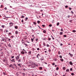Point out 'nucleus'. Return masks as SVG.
I'll return each mask as SVG.
<instances>
[{
  "instance_id": "1",
  "label": "nucleus",
  "mask_w": 76,
  "mask_h": 76,
  "mask_svg": "<svg viewBox=\"0 0 76 76\" xmlns=\"http://www.w3.org/2000/svg\"><path fill=\"white\" fill-rule=\"evenodd\" d=\"M13 23H10V27H12L13 26Z\"/></svg>"
},
{
  "instance_id": "2",
  "label": "nucleus",
  "mask_w": 76,
  "mask_h": 76,
  "mask_svg": "<svg viewBox=\"0 0 76 76\" xmlns=\"http://www.w3.org/2000/svg\"><path fill=\"white\" fill-rule=\"evenodd\" d=\"M19 59V56H18L17 57H16V59L17 61L18 60V59Z\"/></svg>"
},
{
  "instance_id": "3",
  "label": "nucleus",
  "mask_w": 76,
  "mask_h": 76,
  "mask_svg": "<svg viewBox=\"0 0 76 76\" xmlns=\"http://www.w3.org/2000/svg\"><path fill=\"white\" fill-rule=\"evenodd\" d=\"M69 54L70 55V56L72 57L73 56V54H71L70 53H69Z\"/></svg>"
},
{
  "instance_id": "4",
  "label": "nucleus",
  "mask_w": 76,
  "mask_h": 76,
  "mask_svg": "<svg viewBox=\"0 0 76 76\" xmlns=\"http://www.w3.org/2000/svg\"><path fill=\"white\" fill-rule=\"evenodd\" d=\"M69 64L71 66H73V63L72 62V61H70L69 62Z\"/></svg>"
},
{
  "instance_id": "5",
  "label": "nucleus",
  "mask_w": 76,
  "mask_h": 76,
  "mask_svg": "<svg viewBox=\"0 0 76 76\" xmlns=\"http://www.w3.org/2000/svg\"><path fill=\"white\" fill-rule=\"evenodd\" d=\"M36 58H38V59H39V57H38L39 56H40V55H39V54H37V55L36 56Z\"/></svg>"
},
{
  "instance_id": "6",
  "label": "nucleus",
  "mask_w": 76,
  "mask_h": 76,
  "mask_svg": "<svg viewBox=\"0 0 76 76\" xmlns=\"http://www.w3.org/2000/svg\"><path fill=\"white\" fill-rule=\"evenodd\" d=\"M10 61H12V62H15V59H13L12 60L10 59Z\"/></svg>"
},
{
  "instance_id": "7",
  "label": "nucleus",
  "mask_w": 76,
  "mask_h": 76,
  "mask_svg": "<svg viewBox=\"0 0 76 76\" xmlns=\"http://www.w3.org/2000/svg\"><path fill=\"white\" fill-rule=\"evenodd\" d=\"M2 41L4 42H6V39H2Z\"/></svg>"
},
{
  "instance_id": "8",
  "label": "nucleus",
  "mask_w": 76,
  "mask_h": 76,
  "mask_svg": "<svg viewBox=\"0 0 76 76\" xmlns=\"http://www.w3.org/2000/svg\"><path fill=\"white\" fill-rule=\"evenodd\" d=\"M12 69H15V66L13 65H12V66L11 67Z\"/></svg>"
},
{
  "instance_id": "9",
  "label": "nucleus",
  "mask_w": 76,
  "mask_h": 76,
  "mask_svg": "<svg viewBox=\"0 0 76 76\" xmlns=\"http://www.w3.org/2000/svg\"><path fill=\"white\" fill-rule=\"evenodd\" d=\"M18 66H19L20 67H22V66H21V64H18Z\"/></svg>"
},
{
  "instance_id": "10",
  "label": "nucleus",
  "mask_w": 76,
  "mask_h": 76,
  "mask_svg": "<svg viewBox=\"0 0 76 76\" xmlns=\"http://www.w3.org/2000/svg\"><path fill=\"white\" fill-rule=\"evenodd\" d=\"M28 20V17H26L25 18V21H27Z\"/></svg>"
},
{
  "instance_id": "11",
  "label": "nucleus",
  "mask_w": 76,
  "mask_h": 76,
  "mask_svg": "<svg viewBox=\"0 0 76 76\" xmlns=\"http://www.w3.org/2000/svg\"><path fill=\"white\" fill-rule=\"evenodd\" d=\"M21 54H25V52L23 51H22L21 52Z\"/></svg>"
},
{
  "instance_id": "12",
  "label": "nucleus",
  "mask_w": 76,
  "mask_h": 76,
  "mask_svg": "<svg viewBox=\"0 0 76 76\" xmlns=\"http://www.w3.org/2000/svg\"><path fill=\"white\" fill-rule=\"evenodd\" d=\"M40 60L41 61H42V60H44V58H43V57L41 58Z\"/></svg>"
},
{
  "instance_id": "13",
  "label": "nucleus",
  "mask_w": 76,
  "mask_h": 76,
  "mask_svg": "<svg viewBox=\"0 0 76 76\" xmlns=\"http://www.w3.org/2000/svg\"><path fill=\"white\" fill-rule=\"evenodd\" d=\"M15 29H17L18 28V26H15Z\"/></svg>"
},
{
  "instance_id": "14",
  "label": "nucleus",
  "mask_w": 76,
  "mask_h": 76,
  "mask_svg": "<svg viewBox=\"0 0 76 76\" xmlns=\"http://www.w3.org/2000/svg\"><path fill=\"white\" fill-rule=\"evenodd\" d=\"M17 61H18V62H21V61H21V59H19L18 60H17Z\"/></svg>"
},
{
  "instance_id": "15",
  "label": "nucleus",
  "mask_w": 76,
  "mask_h": 76,
  "mask_svg": "<svg viewBox=\"0 0 76 76\" xmlns=\"http://www.w3.org/2000/svg\"><path fill=\"white\" fill-rule=\"evenodd\" d=\"M28 54H29V55H31V51L28 52Z\"/></svg>"
},
{
  "instance_id": "16",
  "label": "nucleus",
  "mask_w": 76,
  "mask_h": 76,
  "mask_svg": "<svg viewBox=\"0 0 76 76\" xmlns=\"http://www.w3.org/2000/svg\"><path fill=\"white\" fill-rule=\"evenodd\" d=\"M69 69H67L66 70V72H69Z\"/></svg>"
},
{
  "instance_id": "17",
  "label": "nucleus",
  "mask_w": 76,
  "mask_h": 76,
  "mask_svg": "<svg viewBox=\"0 0 76 76\" xmlns=\"http://www.w3.org/2000/svg\"><path fill=\"white\" fill-rule=\"evenodd\" d=\"M8 47H11V45H10V43L8 45Z\"/></svg>"
},
{
  "instance_id": "18",
  "label": "nucleus",
  "mask_w": 76,
  "mask_h": 76,
  "mask_svg": "<svg viewBox=\"0 0 76 76\" xmlns=\"http://www.w3.org/2000/svg\"><path fill=\"white\" fill-rule=\"evenodd\" d=\"M14 37V36H12L10 37V38H12V39Z\"/></svg>"
},
{
  "instance_id": "19",
  "label": "nucleus",
  "mask_w": 76,
  "mask_h": 76,
  "mask_svg": "<svg viewBox=\"0 0 76 76\" xmlns=\"http://www.w3.org/2000/svg\"><path fill=\"white\" fill-rule=\"evenodd\" d=\"M58 69H59V67H57L56 68V70H57H57H58Z\"/></svg>"
},
{
  "instance_id": "20",
  "label": "nucleus",
  "mask_w": 76,
  "mask_h": 76,
  "mask_svg": "<svg viewBox=\"0 0 76 76\" xmlns=\"http://www.w3.org/2000/svg\"><path fill=\"white\" fill-rule=\"evenodd\" d=\"M69 22L72 23L73 22V20H69Z\"/></svg>"
},
{
  "instance_id": "21",
  "label": "nucleus",
  "mask_w": 76,
  "mask_h": 76,
  "mask_svg": "<svg viewBox=\"0 0 76 76\" xmlns=\"http://www.w3.org/2000/svg\"><path fill=\"white\" fill-rule=\"evenodd\" d=\"M59 34L60 35H63V32H60Z\"/></svg>"
},
{
  "instance_id": "22",
  "label": "nucleus",
  "mask_w": 76,
  "mask_h": 76,
  "mask_svg": "<svg viewBox=\"0 0 76 76\" xmlns=\"http://www.w3.org/2000/svg\"><path fill=\"white\" fill-rule=\"evenodd\" d=\"M12 65L13 64H10V65H9L10 66H9V67H12Z\"/></svg>"
},
{
  "instance_id": "23",
  "label": "nucleus",
  "mask_w": 76,
  "mask_h": 76,
  "mask_svg": "<svg viewBox=\"0 0 76 76\" xmlns=\"http://www.w3.org/2000/svg\"><path fill=\"white\" fill-rule=\"evenodd\" d=\"M25 18V16H23V15H22L21 16V18Z\"/></svg>"
},
{
  "instance_id": "24",
  "label": "nucleus",
  "mask_w": 76,
  "mask_h": 76,
  "mask_svg": "<svg viewBox=\"0 0 76 76\" xmlns=\"http://www.w3.org/2000/svg\"><path fill=\"white\" fill-rule=\"evenodd\" d=\"M43 45L45 47L46 46V45L45 44V42H44L43 43Z\"/></svg>"
},
{
  "instance_id": "25",
  "label": "nucleus",
  "mask_w": 76,
  "mask_h": 76,
  "mask_svg": "<svg viewBox=\"0 0 76 76\" xmlns=\"http://www.w3.org/2000/svg\"><path fill=\"white\" fill-rule=\"evenodd\" d=\"M39 69L40 70H42V67H39Z\"/></svg>"
},
{
  "instance_id": "26",
  "label": "nucleus",
  "mask_w": 76,
  "mask_h": 76,
  "mask_svg": "<svg viewBox=\"0 0 76 76\" xmlns=\"http://www.w3.org/2000/svg\"><path fill=\"white\" fill-rule=\"evenodd\" d=\"M4 26H4V25H2L1 26V27L3 28H4Z\"/></svg>"
},
{
  "instance_id": "27",
  "label": "nucleus",
  "mask_w": 76,
  "mask_h": 76,
  "mask_svg": "<svg viewBox=\"0 0 76 76\" xmlns=\"http://www.w3.org/2000/svg\"><path fill=\"white\" fill-rule=\"evenodd\" d=\"M71 75H72V76H74V75H75V74L73 73H71Z\"/></svg>"
},
{
  "instance_id": "28",
  "label": "nucleus",
  "mask_w": 76,
  "mask_h": 76,
  "mask_svg": "<svg viewBox=\"0 0 76 76\" xmlns=\"http://www.w3.org/2000/svg\"><path fill=\"white\" fill-rule=\"evenodd\" d=\"M61 61H63L64 60L63 59L61 58L60 59Z\"/></svg>"
},
{
  "instance_id": "29",
  "label": "nucleus",
  "mask_w": 76,
  "mask_h": 76,
  "mask_svg": "<svg viewBox=\"0 0 76 76\" xmlns=\"http://www.w3.org/2000/svg\"><path fill=\"white\" fill-rule=\"evenodd\" d=\"M59 24L60 23H59V22L57 23V26H58V25H59Z\"/></svg>"
},
{
  "instance_id": "30",
  "label": "nucleus",
  "mask_w": 76,
  "mask_h": 76,
  "mask_svg": "<svg viewBox=\"0 0 76 76\" xmlns=\"http://www.w3.org/2000/svg\"><path fill=\"white\" fill-rule=\"evenodd\" d=\"M23 45H26L25 47H27V46H28V45L26 44H24Z\"/></svg>"
},
{
  "instance_id": "31",
  "label": "nucleus",
  "mask_w": 76,
  "mask_h": 76,
  "mask_svg": "<svg viewBox=\"0 0 76 76\" xmlns=\"http://www.w3.org/2000/svg\"><path fill=\"white\" fill-rule=\"evenodd\" d=\"M61 54V52H60V51H58V54L60 55V54Z\"/></svg>"
},
{
  "instance_id": "32",
  "label": "nucleus",
  "mask_w": 76,
  "mask_h": 76,
  "mask_svg": "<svg viewBox=\"0 0 76 76\" xmlns=\"http://www.w3.org/2000/svg\"><path fill=\"white\" fill-rule=\"evenodd\" d=\"M51 40V38L50 37L48 38V41H50Z\"/></svg>"
},
{
  "instance_id": "33",
  "label": "nucleus",
  "mask_w": 76,
  "mask_h": 76,
  "mask_svg": "<svg viewBox=\"0 0 76 76\" xmlns=\"http://www.w3.org/2000/svg\"><path fill=\"white\" fill-rule=\"evenodd\" d=\"M63 70H66V67H64L63 68Z\"/></svg>"
},
{
  "instance_id": "34",
  "label": "nucleus",
  "mask_w": 76,
  "mask_h": 76,
  "mask_svg": "<svg viewBox=\"0 0 76 76\" xmlns=\"http://www.w3.org/2000/svg\"><path fill=\"white\" fill-rule=\"evenodd\" d=\"M61 32H63L64 31H63V29H62V28L61 29Z\"/></svg>"
},
{
  "instance_id": "35",
  "label": "nucleus",
  "mask_w": 76,
  "mask_h": 76,
  "mask_svg": "<svg viewBox=\"0 0 76 76\" xmlns=\"http://www.w3.org/2000/svg\"><path fill=\"white\" fill-rule=\"evenodd\" d=\"M46 47H50V45H49L48 44H47Z\"/></svg>"
},
{
  "instance_id": "36",
  "label": "nucleus",
  "mask_w": 76,
  "mask_h": 76,
  "mask_svg": "<svg viewBox=\"0 0 76 76\" xmlns=\"http://www.w3.org/2000/svg\"><path fill=\"white\" fill-rule=\"evenodd\" d=\"M49 27H51V26H52V25L51 24H49Z\"/></svg>"
},
{
  "instance_id": "37",
  "label": "nucleus",
  "mask_w": 76,
  "mask_h": 76,
  "mask_svg": "<svg viewBox=\"0 0 76 76\" xmlns=\"http://www.w3.org/2000/svg\"><path fill=\"white\" fill-rule=\"evenodd\" d=\"M15 34H18V31H15Z\"/></svg>"
},
{
  "instance_id": "38",
  "label": "nucleus",
  "mask_w": 76,
  "mask_h": 76,
  "mask_svg": "<svg viewBox=\"0 0 76 76\" xmlns=\"http://www.w3.org/2000/svg\"><path fill=\"white\" fill-rule=\"evenodd\" d=\"M3 73L4 75H6V73L3 72Z\"/></svg>"
},
{
  "instance_id": "39",
  "label": "nucleus",
  "mask_w": 76,
  "mask_h": 76,
  "mask_svg": "<svg viewBox=\"0 0 76 76\" xmlns=\"http://www.w3.org/2000/svg\"><path fill=\"white\" fill-rule=\"evenodd\" d=\"M33 23L34 25H37V23L35 22H34Z\"/></svg>"
},
{
  "instance_id": "40",
  "label": "nucleus",
  "mask_w": 76,
  "mask_h": 76,
  "mask_svg": "<svg viewBox=\"0 0 76 76\" xmlns=\"http://www.w3.org/2000/svg\"><path fill=\"white\" fill-rule=\"evenodd\" d=\"M43 33H46V31H45V30H44L43 31Z\"/></svg>"
},
{
  "instance_id": "41",
  "label": "nucleus",
  "mask_w": 76,
  "mask_h": 76,
  "mask_svg": "<svg viewBox=\"0 0 76 76\" xmlns=\"http://www.w3.org/2000/svg\"><path fill=\"white\" fill-rule=\"evenodd\" d=\"M63 37H66L67 36L66 35H63Z\"/></svg>"
},
{
  "instance_id": "42",
  "label": "nucleus",
  "mask_w": 76,
  "mask_h": 76,
  "mask_svg": "<svg viewBox=\"0 0 76 76\" xmlns=\"http://www.w3.org/2000/svg\"><path fill=\"white\" fill-rule=\"evenodd\" d=\"M54 61H57V58H55V59H54Z\"/></svg>"
},
{
  "instance_id": "43",
  "label": "nucleus",
  "mask_w": 76,
  "mask_h": 76,
  "mask_svg": "<svg viewBox=\"0 0 76 76\" xmlns=\"http://www.w3.org/2000/svg\"><path fill=\"white\" fill-rule=\"evenodd\" d=\"M55 74L56 76H57V75H58V74L56 72H55Z\"/></svg>"
},
{
  "instance_id": "44",
  "label": "nucleus",
  "mask_w": 76,
  "mask_h": 76,
  "mask_svg": "<svg viewBox=\"0 0 76 76\" xmlns=\"http://www.w3.org/2000/svg\"><path fill=\"white\" fill-rule=\"evenodd\" d=\"M52 65H53V66L55 65V63H52Z\"/></svg>"
},
{
  "instance_id": "45",
  "label": "nucleus",
  "mask_w": 76,
  "mask_h": 76,
  "mask_svg": "<svg viewBox=\"0 0 76 76\" xmlns=\"http://www.w3.org/2000/svg\"><path fill=\"white\" fill-rule=\"evenodd\" d=\"M31 42H33V41H34V39L31 38Z\"/></svg>"
},
{
  "instance_id": "46",
  "label": "nucleus",
  "mask_w": 76,
  "mask_h": 76,
  "mask_svg": "<svg viewBox=\"0 0 76 76\" xmlns=\"http://www.w3.org/2000/svg\"><path fill=\"white\" fill-rule=\"evenodd\" d=\"M72 70H73V69L72 68H71L70 69V71H72Z\"/></svg>"
},
{
  "instance_id": "47",
  "label": "nucleus",
  "mask_w": 76,
  "mask_h": 76,
  "mask_svg": "<svg viewBox=\"0 0 76 76\" xmlns=\"http://www.w3.org/2000/svg\"><path fill=\"white\" fill-rule=\"evenodd\" d=\"M73 32H76V31L75 30H73L72 31Z\"/></svg>"
},
{
  "instance_id": "48",
  "label": "nucleus",
  "mask_w": 76,
  "mask_h": 76,
  "mask_svg": "<svg viewBox=\"0 0 76 76\" xmlns=\"http://www.w3.org/2000/svg\"><path fill=\"white\" fill-rule=\"evenodd\" d=\"M37 23H40V21H39V20L38 21Z\"/></svg>"
},
{
  "instance_id": "49",
  "label": "nucleus",
  "mask_w": 76,
  "mask_h": 76,
  "mask_svg": "<svg viewBox=\"0 0 76 76\" xmlns=\"http://www.w3.org/2000/svg\"><path fill=\"white\" fill-rule=\"evenodd\" d=\"M59 57H60V58H62V56H59Z\"/></svg>"
},
{
  "instance_id": "50",
  "label": "nucleus",
  "mask_w": 76,
  "mask_h": 76,
  "mask_svg": "<svg viewBox=\"0 0 76 76\" xmlns=\"http://www.w3.org/2000/svg\"><path fill=\"white\" fill-rule=\"evenodd\" d=\"M65 7H66V8H67L68 7V6L67 5H66L65 6Z\"/></svg>"
},
{
  "instance_id": "51",
  "label": "nucleus",
  "mask_w": 76,
  "mask_h": 76,
  "mask_svg": "<svg viewBox=\"0 0 76 76\" xmlns=\"http://www.w3.org/2000/svg\"><path fill=\"white\" fill-rule=\"evenodd\" d=\"M9 35H12V33H9L8 34Z\"/></svg>"
},
{
  "instance_id": "52",
  "label": "nucleus",
  "mask_w": 76,
  "mask_h": 76,
  "mask_svg": "<svg viewBox=\"0 0 76 76\" xmlns=\"http://www.w3.org/2000/svg\"><path fill=\"white\" fill-rule=\"evenodd\" d=\"M38 39H36V42H37V41H38Z\"/></svg>"
},
{
  "instance_id": "53",
  "label": "nucleus",
  "mask_w": 76,
  "mask_h": 76,
  "mask_svg": "<svg viewBox=\"0 0 76 76\" xmlns=\"http://www.w3.org/2000/svg\"><path fill=\"white\" fill-rule=\"evenodd\" d=\"M37 50L38 51H39V48H37Z\"/></svg>"
},
{
  "instance_id": "54",
  "label": "nucleus",
  "mask_w": 76,
  "mask_h": 76,
  "mask_svg": "<svg viewBox=\"0 0 76 76\" xmlns=\"http://www.w3.org/2000/svg\"><path fill=\"white\" fill-rule=\"evenodd\" d=\"M34 50H35V49L34 48H33L32 51H34Z\"/></svg>"
},
{
  "instance_id": "55",
  "label": "nucleus",
  "mask_w": 76,
  "mask_h": 76,
  "mask_svg": "<svg viewBox=\"0 0 76 76\" xmlns=\"http://www.w3.org/2000/svg\"><path fill=\"white\" fill-rule=\"evenodd\" d=\"M8 31H7V30H6L5 31V32H7Z\"/></svg>"
},
{
  "instance_id": "56",
  "label": "nucleus",
  "mask_w": 76,
  "mask_h": 76,
  "mask_svg": "<svg viewBox=\"0 0 76 76\" xmlns=\"http://www.w3.org/2000/svg\"><path fill=\"white\" fill-rule=\"evenodd\" d=\"M10 40H11V39H10V38L8 39V41H10Z\"/></svg>"
},
{
  "instance_id": "57",
  "label": "nucleus",
  "mask_w": 76,
  "mask_h": 76,
  "mask_svg": "<svg viewBox=\"0 0 76 76\" xmlns=\"http://www.w3.org/2000/svg\"><path fill=\"white\" fill-rule=\"evenodd\" d=\"M11 58H14V56H11Z\"/></svg>"
},
{
  "instance_id": "58",
  "label": "nucleus",
  "mask_w": 76,
  "mask_h": 76,
  "mask_svg": "<svg viewBox=\"0 0 76 76\" xmlns=\"http://www.w3.org/2000/svg\"><path fill=\"white\" fill-rule=\"evenodd\" d=\"M60 45L61 46H63V44L61 43V44Z\"/></svg>"
},
{
  "instance_id": "59",
  "label": "nucleus",
  "mask_w": 76,
  "mask_h": 76,
  "mask_svg": "<svg viewBox=\"0 0 76 76\" xmlns=\"http://www.w3.org/2000/svg\"><path fill=\"white\" fill-rule=\"evenodd\" d=\"M42 26H43V27H45V25H42Z\"/></svg>"
},
{
  "instance_id": "60",
  "label": "nucleus",
  "mask_w": 76,
  "mask_h": 76,
  "mask_svg": "<svg viewBox=\"0 0 76 76\" xmlns=\"http://www.w3.org/2000/svg\"><path fill=\"white\" fill-rule=\"evenodd\" d=\"M48 51H49V52H50L51 51V50L50 49H49L48 50Z\"/></svg>"
},
{
  "instance_id": "61",
  "label": "nucleus",
  "mask_w": 76,
  "mask_h": 76,
  "mask_svg": "<svg viewBox=\"0 0 76 76\" xmlns=\"http://www.w3.org/2000/svg\"><path fill=\"white\" fill-rule=\"evenodd\" d=\"M4 9H5V10H7V8L6 7H5Z\"/></svg>"
},
{
  "instance_id": "62",
  "label": "nucleus",
  "mask_w": 76,
  "mask_h": 76,
  "mask_svg": "<svg viewBox=\"0 0 76 76\" xmlns=\"http://www.w3.org/2000/svg\"><path fill=\"white\" fill-rule=\"evenodd\" d=\"M69 10H72V8H71L69 7Z\"/></svg>"
},
{
  "instance_id": "63",
  "label": "nucleus",
  "mask_w": 76,
  "mask_h": 76,
  "mask_svg": "<svg viewBox=\"0 0 76 76\" xmlns=\"http://www.w3.org/2000/svg\"><path fill=\"white\" fill-rule=\"evenodd\" d=\"M1 8H2V7H3V5H1Z\"/></svg>"
},
{
  "instance_id": "64",
  "label": "nucleus",
  "mask_w": 76,
  "mask_h": 76,
  "mask_svg": "<svg viewBox=\"0 0 76 76\" xmlns=\"http://www.w3.org/2000/svg\"><path fill=\"white\" fill-rule=\"evenodd\" d=\"M23 19H22V20H21V22H23Z\"/></svg>"
}]
</instances>
